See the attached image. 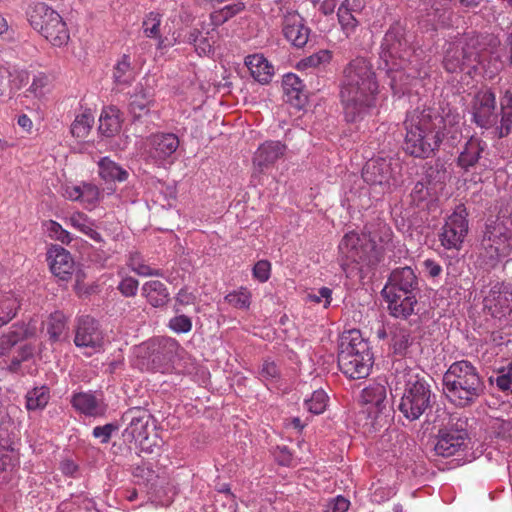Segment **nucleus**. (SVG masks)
<instances>
[{"label": "nucleus", "instance_id": "c756f323", "mask_svg": "<svg viewBox=\"0 0 512 512\" xmlns=\"http://www.w3.org/2000/svg\"><path fill=\"white\" fill-rule=\"evenodd\" d=\"M71 404L81 414L91 417L101 416L106 410L102 398L90 391L75 393L72 396Z\"/></svg>", "mask_w": 512, "mask_h": 512}, {"label": "nucleus", "instance_id": "a19ab883", "mask_svg": "<svg viewBox=\"0 0 512 512\" xmlns=\"http://www.w3.org/2000/svg\"><path fill=\"white\" fill-rule=\"evenodd\" d=\"M500 122L497 127V137L507 136L512 130V92L507 89L500 98Z\"/></svg>", "mask_w": 512, "mask_h": 512}, {"label": "nucleus", "instance_id": "a18cd8bd", "mask_svg": "<svg viewBox=\"0 0 512 512\" xmlns=\"http://www.w3.org/2000/svg\"><path fill=\"white\" fill-rule=\"evenodd\" d=\"M113 79L114 83L120 89L130 85L134 80V72L131 68L130 59L127 55H123L115 65Z\"/></svg>", "mask_w": 512, "mask_h": 512}, {"label": "nucleus", "instance_id": "393cba45", "mask_svg": "<svg viewBox=\"0 0 512 512\" xmlns=\"http://www.w3.org/2000/svg\"><path fill=\"white\" fill-rule=\"evenodd\" d=\"M47 261L51 272L60 280L71 278L75 263L70 252L65 248L52 245L47 251Z\"/></svg>", "mask_w": 512, "mask_h": 512}, {"label": "nucleus", "instance_id": "69168bd1", "mask_svg": "<svg viewBox=\"0 0 512 512\" xmlns=\"http://www.w3.org/2000/svg\"><path fill=\"white\" fill-rule=\"evenodd\" d=\"M349 505V500L341 495H338L326 502L324 506V512H346L349 508Z\"/></svg>", "mask_w": 512, "mask_h": 512}, {"label": "nucleus", "instance_id": "864d4df0", "mask_svg": "<svg viewBox=\"0 0 512 512\" xmlns=\"http://www.w3.org/2000/svg\"><path fill=\"white\" fill-rule=\"evenodd\" d=\"M251 297V292L247 288L241 287L227 294L225 300L237 309L247 310L251 304Z\"/></svg>", "mask_w": 512, "mask_h": 512}, {"label": "nucleus", "instance_id": "7ed1b4c3", "mask_svg": "<svg viewBox=\"0 0 512 512\" xmlns=\"http://www.w3.org/2000/svg\"><path fill=\"white\" fill-rule=\"evenodd\" d=\"M405 30L400 23H394L386 32L380 51L383 69L391 79L390 86L396 95H404L409 91L412 81L425 77L426 71L418 63L415 52H410L404 37Z\"/></svg>", "mask_w": 512, "mask_h": 512}, {"label": "nucleus", "instance_id": "ea45409f", "mask_svg": "<svg viewBox=\"0 0 512 512\" xmlns=\"http://www.w3.org/2000/svg\"><path fill=\"white\" fill-rule=\"evenodd\" d=\"M121 128L120 112L115 106L105 107L99 117V132L111 137L118 133Z\"/></svg>", "mask_w": 512, "mask_h": 512}, {"label": "nucleus", "instance_id": "4c0bfd02", "mask_svg": "<svg viewBox=\"0 0 512 512\" xmlns=\"http://www.w3.org/2000/svg\"><path fill=\"white\" fill-rule=\"evenodd\" d=\"M98 174L106 183L124 182L128 179L129 173L109 157H102L98 161Z\"/></svg>", "mask_w": 512, "mask_h": 512}, {"label": "nucleus", "instance_id": "f257e3e1", "mask_svg": "<svg viewBox=\"0 0 512 512\" xmlns=\"http://www.w3.org/2000/svg\"><path fill=\"white\" fill-rule=\"evenodd\" d=\"M460 122V114L449 106H423L409 111L404 122L405 151L418 158L430 157L445 137L458 138Z\"/></svg>", "mask_w": 512, "mask_h": 512}, {"label": "nucleus", "instance_id": "052dcab7", "mask_svg": "<svg viewBox=\"0 0 512 512\" xmlns=\"http://www.w3.org/2000/svg\"><path fill=\"white\" fill-rule=\"evenodd\" d=\"M152 102L150 95L146 93L135 94L129 104L130 112L135 117H140L142 114L148 111V108Z\"/></svg>", "mask_w": 512, "mask_h": 512}, {"label": "nucleus", "instance_id": "423d86ee", "mask_svg": "<svg viewBox=\"0 0 512 512\" xmlns=\"http://www.w3.org/2000/svg\"><path fill=\"white\" fill-rule=\"evenodd\" d=\"M484 44V38L475 33H466L447 43L443 58L445 70L458 73L467 69L470 73L478 65H482L487 72V66L482 60Z\"/></svg>", "mask_w": 512, "mask_h": 512}, {"label": "nucleus", "instance_id": "58836bf2", "mask_svg": "<svg viewBox=\"0 0 512 512\" xmlns=\"http://www.w3.org/2000/svg\"><path fill=\"white\" fill-rule=\"evenodd\" d=\"M29 80V74L24 69L0 68V93L4 94L7 88L10 90L21 89Z\"/></svg>", "mask_w": 512, "mask_h": 512}, {"label": "nucleus", "instance_id": "f704fd0d", "mask_svg": "<svg viewBox=\"0 0 512 512\" xmlns=\"http://www.w3.org/2000/svg\"><path fill=\"white\" fill-rule=\"evenodd\" d=\"M285 101L296 108H301L306 102V95L303 90L301 79L293 73L284 75L282 80Z\"/></svg>", "mask_w": 512, "mask_h": 512}, {"label": "nucleus", "instance_id": "c9c22d12", "mask_svg": "<svg viewBox=\"0 0 512 512\" xmlns=\"http://www.w3.org/2000/svg\"><path fill=\"white\" fill-rule=\"evenodd\" d=\"M141 292L147 302L155 308L165 306L170 300V293L166 285L159 280L145 282Z\"/></svg>", "mask_w": 512, "mask_h": 512}, {"label": "nucleus", "instance_id": "2f4dec72", "mask_svg": "<svg viewBox=\"0 0 512 512\" xmlns=\"http://www.w3.org/2000/svg\"><path fill=\"white\" fill-rule=\"evenodd\" d=\"M487 145L484 141L479 138L471 137L465 144L463 150L460 152L457 165L465 172L470 171L471 168L475 167L481 154L486 149Z\"/></svg>", "mask_w": 512, "mask_h": 512}, {"label": "nucleus", "instance_id": "338daca9", "mask_svg": "<svg viewBox=\"0 0 512 512\" xmlns=\"http://www.w3.org/2000/svg\"><path fill=\"white\" fill-rule=\"evenodd\" d=\"M169 328L176 333H187L192 328V322L185 315L175 316L169 321Z\"/></svg>", "mask_w": 512, "mask_h": 512}, {"label": "nucleus", "instance_id": "20e7f679", "mask_svg": "<svg viewBox=\"0 0 512 512\" xmlns=\"http://www.w3.org/2000/svg\"><path fill=\"white\" fill-rule=\"evenodd\" d=\"M443 391L457 406L474 403L484 391V383L477 368L467 360L452 363L443 375Z\"/></svg>", "mask_w": 512, "mask_h": 512}, {"label": "nucleus", "instance_id": "13d9d810", "mask_svg": "<svg viewBox=\"0 0 512 512\" xmlns=\"http://www.w3.org/2000/svg\"><path fill=\"white\" fill-rule=\"evenodd\" d=\"M34 347L30 344L21 345L11 361L7 364L9 371L16 372L20 368L22 362L27 361L33 356Z\"/></svg>", "mask_w": 512, "mask_h": 512}, {"label": "nucleus", "instance_id": "de8ad7c7", "mask_svg": "<svg viewBox=\"0 0 512 512\" xmlns=\"http://www.w3.org/2000/svg\"><path fill=\"white\" fill-rule=\"evenodd\" d=\"M244 9V4L240 1L225 5L224 7L213 11L210 14V25L214 28L224 24L226 21H228L230 18L238 14Z\"/></svg>", "mask_w": 512, "mask_h": 512}, {"label": "nucleus", "instance_id": "39448f33", "mask_svg": "<svg viewBox=\"0 0 512 512\" xmlns=\"http://www.w3.org/2000/svg\"><path fill=\"white\" fill-rule=\"evenodd\" d=\"M374 363L369 343L359 330L352 329L342 333L339 341L338 366L350 379L366 378Z\"/></svg>", "mask_w": 512, "mask_h": 512}, {"label": "nucleus", "instance_id": "aec40b11", "mask_svg": "<svg viewBox=\"0 0 512 512\" xmlns=\"http://www.w3.org/2000/svg\"><path fill=\"white\" fill-rule=\"evenodd\" d=\"M63 196L70 201L79 202L84 209L91 211L102 200L103 193L97 185L81 181L77 184H66L63 187Z\"/></svg>", "mask_w": 512, "mask_h": 512}, {"label": "nucleus", "instance_id": "49530a36", "mask_svg": "<svg viewBox=\"0 0 512 512\" xmlns=\"http://www.w3.org/2000/svg\"><path fill=\"white\" fill-rule=\"evenodd\" d=\"M66 317L60 311L52 313L47 322V333L53 342L61 341L66 335Z\"/></svg>", "mask_w": 512, "mask_h": 512}, {"label": "nucleus", "instance_id": "5701e85b", "mask_svg": "<svg viewBox=\"0 0 512 512\" xmlns=\"http://www.w3.org/2000/svg\"><path fill=\"white\" fill-rule=\"evenodd\" d=\"M36 325L28 324H15L12 325L7 332L0 335V359L3 364L7 366L6 358L9 356L12 348L19 342L32 338L36 335Z\"/></svg>", "mask_w": 512, "mask_h": 512}, {"label": "nucleus", "instance_id": "680f3d73", "mask_svg": "<svg viewBox=\"0 0 512 512\" xmlns=\"http://www.w3.org/2000/svg\"><path fill=\"white\" fill-rule=\"evenodd\" d=\"M411 343L410 334L407 330L399 329L392 336V347L396 354H403Z\"/></svg>", "mask_w": 512, "mask_h": 512}, {"label": "nucleus", "instance_id": "bb28decb", "mask_svg": "<svg viewBox=\"0 0 512 512\" xmlns=\"http://www.w3.org/2000/svg\"><path fill=\"white\" fill-rule=\"evenodd\" d=\"M283 34L295 47H303L309 38V29L304 25L299 13L288 12L283 19Z\"/></svg>", "mask_w": 512, "mask_h": 512}, {"label": "nucleus", "instance_id": "c85d7f7f", "mask_svg": "<svg viewBox=\"0 0 512 512\" xmlns=\"http://www.w3.org/2000/svg\"><path fill=\"white\" fill-rule=\"evenodd\" d=\"M390 315L395 318L407 319L416 314L418 302L415 294H395L394 297L388 294H382Z\"/></svg>", "mask_w": 512, "mask_h": 512}, {"label": "nucleus", "instance_id": "f03ea898", "mask_svg": "<svg viewBox=\"0 0 512 512\" xmlns=\"http://www.w3.org/2000/svg\"><path fill=\"white\" fill-rule=\"evenodd\" d=\"M379 84L371 64L362 57L353 59L344 70L340 97L347 122L357 123L374 115Z\"/></svg>", "mask_w": 512, "mask_h": 512}, {"label": "nucleus", "instance_id": "6ab92c4d", "mask_svg": "<svg viewBox=\"0 0 512 512\" xmlns=\"http://www.w3.org/2000/svg\"><path fill=\"white\" fill-rule=\"evenodd\" d=\"M179 147V138L174 133H157L146 138L144 153L155 162L169 159Z\"/></svg>", "mask_w": 512, "mask_h": 512}, {"label": "nucleus", "instance_id": "f8f14e48", "mask_svg": "<svg viewBox=\"0 0 512 512\" xmlns=\"http://www.w3.org/2000/svg\"><path fill=\"white\" fill-rule=\"evenodd\" d=\"M469 231L468 212L464 205L456 206L447 216L439 233V241L447 250H460Z\"/></svg>", "mask_w": 512, "mask_h": 512}, {"label": "nucleus", "instance_id": "cd10ccee", "mask_svg": "<svg viewBox=\"0 0 512 512\" xmlns=\"http://www.w3.org/2000/svg\"><path fill=\"white\" fill-rule=\"evenodd\" d=\"M285 152L286 146L280 141H266L254 153L253 164L259 171H263L283 157Z\"/></svg>", "mask_w": 512, "mask_h": 512}, {"label": "nucleus", "instance_id": "a878e982", "mask_svg": "<svg viewBox=\"0 0 512 512\" xmlns=\"http://www.w3.org/2000/svg\"><path fill=\"white\" fill-rule=\"evenodd\" d=\"M364 6V0H344L338 7V23L347 38L356 32L360 24L357 15L361 13Z\"/></svg>", "mask_w": 512, "mask_h": 512}, {"label": "nucleus", "instance_id": "72a5a7b5", "mask_svg": "<svg viewBox=\"0 0 512 512\" xmlns=\"http://www.w3.org/2000/svg\"><path fill=\"white\" fill-rule=\"evenodd\" d=\"M245 65L253 79L260 84H268L274 76L273 65L262 54L248 55Z\"/></svg>", "mask_w": 512, "mask_h": 512}, {"label": "nucleus", "instance_id": "f3484780", "mask_svg": "<svg viewBox=\"0 0 512 512\" xmlns=\"http://www.w3.org/2000/svg\"><path fill=\"white\" fill-rule=\"evenodd\" d=\"M484 308L494 317L503 318L512 313V285L496 282L485 295Z\"/></svg>", "mask_w": 512, "mask_h": 512}, {"label": "nucleus", "instance_id": "09e8293b", "mask_svg": "<svg viewBox=\"0 0 512 512\" xmlns=\"http://www.w3.org/2000/svg\"><path fill=\"white\" fill-rule=\"evenodd\" d=\"M50 399L49 389L45 386L36 387L26 395V408L30 411L42 410Z\"/></svg>", "mask_w": 512, "mask_h": 512}, {"label": "nucleus", "instance_id": "37998d69", "mask_svg": "<svg viewBox=\"0 0 512 512\" xmlns=\"http://www.w3.org/2000/svg\"><path fill=\"white\" fill-rule=\"evenodd\" d=\"M504 49L505 53L503 55L499 54L497 51L490 53V60L487 66V74L489 77L501 71L505 64H512V30L507 34Z\"/></svg>", "mask_w": 512, "mask_h": 512}, {"label": "nucleus", "instance_id": "0e129e2a", "mask_svg": "<svg viewBox=\"0 0 512 512\" xmlns=\"http://www.w3.org/2000/svg\"><path fill=\"white\" fill-rule=\"evenodd\" d=\"M253 277L261 283L268 281L271 274V264L267 260H259L253 267Z\"/></svg>", "mask_w": 512, "mask_h": 512}, {"label": "nucleus", "instance_id": "5fc2aeb1", "mask_svg": "<svg viewBox=\"0 0 512 512\" xmlns=\"http://www.w3.org/2000/svg\"><path fill=\"white\" fill-rule=\"evenodd\" d=\"M332 59V53L329 50L322 49L312 55L302 59L298 66L302 69L317 68L328 64Z\"/></svg>", "mask_w": 512, "mask_h": 512}, {"label": "nucleus", "instance_id": "412c9836", "mask_svg": "<svg viewBox=\"0 0 512 512\" xmlns=\"http://www.w3.org/2000/svg\"><path fill=\"white\" fill-rule=\"evenodd\" d=\"M417 287L418 279L414 270L406 266L397 268L390 274L381 293L391 295L392 297H394L395 294L405 296L407 294H414Z\"/></svg>", "mask_w": 512, "mask_h": 512}, {"label": "nucleus", "instance_id": "bf43d9fd", "mask_svg": "<svg viewBox=\"0 0 512 512\" xmlns=\"http://www.w3.org/2000/svg\"><path fill=\"white\" fill-rule=\"evenodd\" d=\"M44 225L46 232L51 239L60 241L63 244H69L72 241L70 233L65 230L58 222L50 220Z\"/></svg>", "mask_w": 512, "mask_h": 512}, {"label": "nucleus", "instance_id": "3c124183", "mask_svg": "<svg viewBox=\"0 0 512 512\" xmlns=\"http://www.w3.org/2000/svg\"><path fill=\"white\" fill-rule=\"evenodd\" d=\"M50 91V81L44 73L34 75L31 85L26 91L27 97L35 99L44 98Z\"/></svg>", "mask_w": 512, "mask_h": 512}, {"label": "nucleus", "instance_id": "7c9ffc66", "mask_svg": "<svg viewBox=\"0 0 512 512\" xmlns=\"http://www.w3.org/2000/svg\"><path fill=\"white\" fill-rule=\"evenodd\" d=\"M160 25L161 15L157 12L148 13L142 22L143 33L145 34L146 37L158 40V49H165L167 47L175 45L176 43H180V35L175 36L173 34L172 39H168L166 37L163 38L160 35Z\"/></svg>", "mask_w": 512, "mask_h": 512}, {"label": "nucleus", "instance_id": "ddd939ff", "mask_svg": "<svg viewBox=\"0 0 512 512\" xmlns=\"http://www.w3.org/2000/svg\"><path fill=\"white\" fill-rule=\"evenodd\" d=\"M485 250L491 259L501 260L512 253V222L497 219L487 224Z\"/></svg>", "mask_w": 512, "mask_h": 512}, {"label": "nucleus", "instance_id": "c03bdc74", "mask_svg": "<svg viewBox=\"0 0 512 512\" xmlns=\"http://www.w3.org/2000/svg\"><path fill=\"white\" fill-rule=\"evenodd\" d=\"M95 116L91 109H84L75 116L71 124V133L76 138L88 136L94 124Z\"/></svg>", "mask_w": 512, "mask_h": 512}, {"label": "nucleus", "instance_id": "8fccbe9b", "mask_svg": "<svg viewBox=\"0 0 512 512\" xmlns=\"http://www.w3.org/2000/svg\"><path fill=\"white\" fill-rule=\"evenodd\" d=\"M18 307V301L12 293L0 297V327L15 317Z\"/></svg>", "mask_w": 512, "mask_h": 512}, {"label": "nucleus", "instance_id": "6e6d98bb", "mask_svg": "<svg viewBox=\"0 0 512 512\" xmlns=\"http://www.w3.org/2000/svg\"><path fill=\"white\" fill-rule=\"evenodd\" d=\"M117 275L121 277L117 289L124 297H134L137 294L139 281L131 276L126 275L123 268L117 271Z\"/></svg>", "mask_w": 512, "mask_h": 512}, {"label": "nucleus", "instance_id": "6e6552de", "mask_svg": "<svg viewBox=\"0 0 512 512\" xmlns=\"http://www.w3.org/2000/svg\"><path fill=\"white\" fill-rule=\"evenodd\" d=\"M31 26L53 46L67 44L69 32L60 14L44 3L36 4L29 14Z\"/></svg>", "mask_w": 512, "mask_h": 512}, {"label": "nucleus", "instance_id": "4d7b16f0", "mask_svg": "<svg viewBox=\"0 0 512 512\" xmlns=\"http://www.w3.org/2000/svg\"><path fill=\"white\" fill-rule=\"evenodd\" d=\"M490 382H495L502 391H512V363L499 368L496 377H490Z\"/></svg>", "mask_w": 512, "mask_h": 512}, {"label": "nucleus", "instance_id": "4be33fe9", "mask_svg": "<svg viewBox=\"0 0 512 512\" xmlns=\"http://www.w3.org/2000/svg\"><path fill=\"white\" fill-rule=\"evenodd\" d=\"M387 390L385 385L373 383L365 387L361 392V403L363 405L362 414H367L371 418V425L377 419L379 413L385 408Z\"/></svg>", "mask_w": 512, "mask_h": 512}, {"label": "nucleus", "instance_id": "2eb2a0df", "mask_svg": "<svg viewBox=\"0 0 512 512\" xmlns=\"http://www.w3.org/2000/svg\"><path fill=\"white\" fill-rule=\"evenodd\" d=\"M74 343L77 347L85 349L86 355H92L102 350L104 335L99 323L90 316H83L78 320Z\"/></svg>", "mask_w": 512, "mask_h": 512}, {"label": "nucleus", "instance_id": "9d476101", "mask_svg": "<svg viewBox=\"0 0 512 512\" xmlns=\"http://www.w3.org/2000/svg\"><path fill=\"white\" fill-rule=\"evenodd\" d=\"M338 249V261L347 277H352L356 271L364 267L375 265L369 244H364L363 239L356 232L346 233Z\"/></svg>", "mask_w": 512, "mask_h": 512}, {"label": "nucleus", "instance_id": "e2e57ef3", "mask_svg": "<svg viewBox=\"0 0 512 512\" xmlns=\"http://www.w3.org/2000/svg\"><path fill=\"white\" fill-rule=\"evenodd\" d=\"M260 379L265 383H272L279 377V370L277 365L269 360H265L259 371Z\"/></svg>", "mask_w": 512, "mask_h": 512}, {"label": "nucleus", "instance_id": "79ce46f5", "mask_svg": "<svg viewBox=\"0 0 512 512\" xmlns=\"http://www.w3.org/2000/svg\"><path fill=\"white\" fill-rule=\"evenodd\" d=\"M127 266L137 275L143 277H163L162 269L148 265L138 251H131L127 255Z\"/></svg>", "mask_w": 512, "mask_h": 512}, {"label": "nucleus", "instance_id": "0eeeda50", "mask_svg": "<svg viewBox=\"0 0 512 512\" xmlns=\"http://www.w3.org/2000/svg\"><path fill=\"white\" fill-rule=\"evenodd\" d=\"M396 385H403L404 391L399 404V410L409 420H416L431 405V391L428 384L411 369L399 370L395 373Z\"/></svg>", "mask_w": 512, "mask_h": 512}, {"label": "nucleus", "instance_id": "1a4fd4ad", "mask_svg": "<svg viewBox=\"0 0 512 512\" xmlns=\"http://www.w3.org/2000/svg\"><path fill=\"white\" fill-rule=\"evenodd\" d=\"M180 346L172 338H153L136 348V355L147 362L155 372L168 373L172 369L174 359L178 356Z\"/></svg>", "mask_w": 512, "mask_h": 512}, {"label": "nucleus", "instance_id": "e433bc0d", "mask_svg": "<svg viewBox=\"0 0 512 512\" xmlns=\"http://www.w3.org/2000/svg\"><path fill=\"white\" fill-rule=\"evenodd\" d=\"M67 225H70L80 233L86 235L95 242H101L102 236L96 230V224L93 219L88 217L85 213L77 211L65 218Z\"/></svg>", "mask_w": 512, "mask_h": 512}, {"label": "nucleus", "instance_id": "473e14b6", "mask_svg": "<svg viewBox=\"0 0 512 512\" xmlns=\"http://www.w3.org/2000/svg\"><path fill=\"white\" fill-rule=\"evenodd\" d=\"M216 40V28L211 26V28L205 29V27L203 26L202 31H199L195 28L189 33V35L186 38L180 39V42H187L193 44L196 52L199 55H207L212 51L213 45L216 43Z\"/></svg>", "mask_w": 512, "mask_h": 512}, {"label": "nucleus", "instance_id": "a211bd4d", "mask_svg": "<svg viewBox=\"0 0 512 512\" xmlns=\"http://www.w3.org/2000/svg\"><path fill=\"white\" fill-rule=\"evenodd\" d=\"M468 433L464 428L445 427L439 430L434 450L437 455L450 457L468 447Z\"/></svg>", "mask_w": 512, "mask_h": 512}, {"label": "nucleus", "instance_id": "603ef678", "mask_svg": "<svg viewBox=\"0 0 512 512\" xmlns=\"http://www.w3.org/2000/svg\"><path fill=\"white\" fill-rule=\"evenodd\" d=\"M329 397L323 389L315 390L310 398L304 402L305 408L312 414H321L325 411Z\"/></svg>", "mask_w": 512, "mask_h": 512}, {"label": "nucleus", "instance_id": "774afa93", "mask_svg": "<svg viewBox=\"0 0 512 512\" xmlns=\"http://www.w3.org/2000/svg\"><path fill=\"white\" fill-rule=\"evenodd\" d=\"M332 291L327 287H322L317 293H309L308 299L315 303H321L324 301V307H328L331 303Z\"/></svg>", "mask_w": 512, "mask_h": 512}, {"label": "nucleus", "instance_id": "4468645a", "mask_svg": "<svg viewBox=\"0 0 512 512\" xmlns=\"http://www.w3.org/2000/svg\"><path fill=\"white\" fill-rule=\"evenodd\" d=\"M471 113L472 120L478 127L492 130L493 135L497 137L500 120H498L499 114L496 111L494 92L488 88L479 90L473 98Z\"/></svg>", "mask_w": 512, "mask_h": 512}, {"label": "nucleus", "instance_id": "dca6fc26", "mask_svg": "<svg viewBox=\"0 0 512 512\" xmlns=\"http://www.w3.org/2000/svg\"><path fill=\"white\" fill-rule=\"evenodd\" d=\"M365 230L369 238L370 252L375 264H377L386 254L392 253L395 248L392 229L387 223L377 221L366 225Z\"/></svg>", "mask_w": 512, "mask_h": 512}, {"label": "nucleus", "instance_id": "b1692460", "mask_svg": "<svg viewBox=\"0 0 512 512\" xmlns=\"http://www.w3.org/2000/svg\"><path fill=\"white\" fill-rule=\"evenodd\" d=\"M150 418L147 410L138 407L128 409L122 416V420L127 423L124 435L135 441L147 439Z\"/></svg>", "mask_w": 512, "mask_h": 512}, {"label": "nucleus", "instance_id": "9b49d317", "mask_svg": "<svg viewBox=\"0 0 512 512\" xmlns=\"http://www.w3.org/2000/svg\"><path fill=\"white\" fill-rule=\"evenodd\" d=\"M400 171L398 160L376 157L366 162L362 177L367 184L378 186L385 193L399 185Z\"/></svg>", "mask_w": 512, "mask_h": 512}]
</instances>
